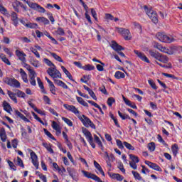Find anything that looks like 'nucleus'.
<instances>
[{
	"label": "nucleus",
	"mask_w": 182,
	"mask_h": 182,
	"mask_svg": "<svg viewBox=\"0 0 182 182\" xmlns=\"http://www.w3.org/2000/svg\"><path fill=\"white\" fill-rule=\"evenodd\" d=\"M156 38L160 41V42H164V43H171L176 41V38H174L173 36H167L164 33H158Z\"/></svg>",
	"instance_id": "f257e3e1"
},
{
	"label": "nucleus",
	"mask_w": 182,
	"mask_h": 182,
	"mask_svg": "<svg viewBox=\"0 0 182 182\" xmlns=\"http://www.w3.org/2000/svg\"><path fill=\"white\" fill-rule=\"evenodd\" d=\"M156 38L160 41V42H164V43H171L176 41V38H174L173 36H167L164 33H158Z\"/></svg>",
	"instance_id": "f03ea898"
},
{
	"label": "nucleus",
	"mask_w": 182,
	"mask_h": 182,
	"mask_svg": "<svg viewBox=\"0 0 182 182\" xmlns=\"http://www.w3.org/2000/svg\"><path fill=\"white\" fill-rule=\"evenodd\" d=\"M47 73L52 77L53 80H56L57 79H62V74L60 71L58 70L56 67L49 68L47 70Z\"/></svg>",
	"instance_id": "7ed1b4c3"
},
{
	"label": "nucleus",
	"mask_w": 182,
	"mask_h": 182,
	"mask_svg": "<svg viewBox=\"0 0 182 182\" xmlns=\"http://www.w3.org/2000/svg\"><path fill=\"white\" fill-rule=\"evenodd\" d=\"M115 32L122 35L125 41H130V39H132V33L129 29L117 27L115 28Z\"/></svg>",
	"instance_id": "20e7f679"
},
{
	"label": "nucleus",
	"mask_w": 182,
	"mask_h": 182,
	"mask_svg": "<svg viewBox=\"0 0 182 182\" xmlns=\"http://www.w3.org/2000/svg\"><path fill=\"white\" fill-rule=\"evenodd\" d=\"M78 119H80V122H82L85 127H91V129H94V130L96 129V126L85 115H80Z\"/></svg>",
	"instance_id": "39448f33"
},
{
	"label": "nucleus",
	"mask_w": 182,
	"mask_h": 182,
	"mask_svg": "<svg viewBox=\"0 0 182 182\" xmlns=\"http://www.w3.org/2000/svg\"><path fill=\"white\" fill-rule=\"evenodd\" d=\"M149 53L152 58H154V59H156V60H159L162 63H167V62H168V58L164 55H161L154 51H150Z\"/></svg>",
	"instance_id": "423d86ee"
},
{
	"label": "nucleus",
	"mask_w": 182,
	"mask_h": 182,
	"mask_svg": "<svg viewBox=\"0 0 182 182\" xmlns=\"http://www.w3.org/2000/svg\"><path fill=\"white\" fill-rule=\"evenodd\" d=\"M82 133L84 136H85V138L89 144L91 145V147H92V149H96V144H95V142L93 141V136H92V133H90V132H89L86 128H82Z\"/></svg>",
	"instance_id": "0eeeda50"
},
{
	"label": "nucleus",
	"mask_w": 182,
	"mask_h": 182,
	"mask_svg": "<svg viewBox=\"0 0 182 182\" xmlns=\"http://www.w3.org/2000/svg\"><path fill=\"white\" fill-rule=\"evenodd\" d=\"M144 8L146 15H148L152 22H154V23H157V22H159V20L157 19V13H156L153 9H148L146 6H144Z\"/></svg>",
	"instance_id": "6e6552de"
},
{
	"label": "nucleus",
	"mask_w": 182,
	"mask_h": 182,
	"mask_svg": "<svg viewBox=\"0 0 182 182\" xmlns=\"http://www.w3.org/2000/svg\"><path fill=\"white\" fill-rule=\"evenodd\" d=\"M154 48H156L159 50L161 52H163L164 53H167V55H174V48H167L166 47H163V46L156 43L154 45Z\"/></svg>",
	"instance_id": "1a4fd4ad"
},
{
	"label": "nucleus",
	"mask_w": 182,
	"mask_h": 182,
	"mask_svg": "<svg viewBox=\"0 0 182 182\" xmlns=\"http://www.w3.org/2000/svg\"><path fill=\"white\" fill-rule=\"evenodd\" d=\"M4 82L12 87H21V83L15 78H6Z\"/></svg>",
	"instance_id": "9d476101"
},
{
	"label": "nucleus",
	"mask_w": 182,
	"mask_h": 182,
	"mask_svg": "<svg viewBox=\"0 0 182 182\" xmlns=\"http://www.w3.org/2000/svg\"><path fill=\"white\" fill-rule=\"evenodd\" d=\"M63 107H65V109H66V110H68V112H71V113L75 114L77 117H80V112L77 108H76V107H75V105H69L68 104H64Z\"/></svg>",
	"instance_id": "9b49d317"
},
{
	"label": "nucleus",
	"mask_w": 182,
	"mask_h": 182,
	"mask_svg": "<svg viewBox=\"0 0 182 182\" xmlns=\"http://www.w3.org/2000/svg\"><path fill=\"white\" fill-rule=\"evenodd\" d=\"M30 156L33 166L36 167V170L39 168V161H38V156L35 152L30 150Z\"/></svg>",
	"instance_id": "f8f14e48"
},
{
	"label": "nucleus",
	"mask_w": 182,
	"mask_h": 182,
	"mask_svg": "<svg viewBox=\"0 0 182 182\" xmlns=\"http://www.w3.org/2000/svg\"><path fill=\"white\" fill-rule=\"evenodd\" d=\"M134 53L137 56V58H139L141 60H142V62H146V63H150V60H149V58H147V56H146V55L144 53H143L141 51H139L137 50H134Z\"/></svg>",
	"instance_id": "ddd939ff"
},
{
	"label": "nucleus",
	"mask_w": 182,
	"mask_h": 182,
	"mask_svg": "<svg viewBox=\"0 0 182 182\" xmlns=\"http://www.w3.org/2000/svg\"><path fill=\"white\" fill-rule=\"evenodd\" d=\"M16 56L22 62V63H26V55L23 51L19 50H16Z\"/></svg>",
	"instance_id": "4468645a"
},
{
	"label": "nucleus",
	"mask_w": 182,
	"mask_h": 182,
	"mask_svg": "<svg viewBox=\"0 0 182 182\" xmlns=\"http://www.w3.org/2000/svg\"><path fill=\"white\" fill-rule=\"evenodd\" d=\"M51 127L53 129V130H55L56 136H60L62 134V128H60V125H59V124L55 121H53Z\"/></svg>",
	"instance_id": "2eb2a0df"
},
{
	"label": "nucleus",
	"mask_w": 182,
	"mask_h": 182,
	"mask_svg": "<svg viewBox=\"0 0 182 182\" xmlns=\"http://www.w3.org/2000/svg\"><path fill=\"white\" fill-rule=\"evenodd\" d=\"M17 72L20 73L21 77L24 83H29V80H28V74L23 70V69L20 68L17 70Z\"/></svg>",
	"instance_id": "dca6fc26"
},
{
	"label": "nucleus",
	"mask_w": 182,
	"mask_h": 182,
	"mask_svg": "<svg viewBox=\"0 0 182 182\" xmlns=\"http://www.w3.org/2000/svg\"><path fill=\"white\" fill-rule=\"evenodd\" d=\"M29 63L34 68H41V66L42 65V64H41V62H39V60H38L36 58H35L33 57L30 58Z\"/></svg>",
	"instance_id": "f3484780"
},
{
	"label": "nucleus",
	"mask_w": 182,
	"mask_h": 182,
	"mask_svg": "<svg viewBox=\"0 0 182 182\" xmlns=\"http://www.w3.org/2000/svg\"><path fill=\"white\" fill-rule=\"evenodd\" d=\"M108 176L110 177V178H112L113 180H117V181H122L124 178L122 175L112 172L108 173Z\"/></svg>",
	"instance_id": "a211bd4d"
},
{
	"label": "nucleus",
	"mask_w": 182,
	"mask_h": 182,
	"mask_svg": "<svg viewBox=\"0 0 182 182\" xmlns=\"http://www.w3.org/2000/svg\"><path fill=\"white\" fill-rule=\"evenodd\" d=\"M111 47L116 52H119L120 50H124V48L123 47H122L121 46H119V44H117V43H116L115 41H112Z\"/></svg>",
	"instance_id": "6ab92c4d"
},
{
	"label": "nucleus",
	"mask_w": 182,
	"mask_h": 182,
	"mask_svg": "<svg viewBox=\"0 0 182 182\" xmlns=\"http://www.w3.org/2000/svg\"><path fill=\"white\" fill-rule=\"evenodd\" d=\"M3 109L7 113H9V114L12 113V107H11V105H9V103H8V102L6 101H4L3 102Z\"/></svg>",
	"instance_id": "aec40b11"
},
{
	"label": "nucleus",
	"mask_w": 182,
	"mask_h": 182,
	"mask_svg": "<svg viewBox=\"0 0 182 182\" xmlns=\"http://www.w3.org/2000/svg\"><path fill=\"white\" fill-rule=\"evenodd\" d=\"M36 77V72L31 73L29 74V82L32 86H36V80L35 78Z\"/></svg>",
	"instance_id": "412c9836"
},
{
	"label": "nucleus",
	"mask_w": 182,
	"mask_h": 182,
	"mask_svg": "<svg viewBox=\"0 0 182 182\" xmlns=\"http://www.w3.org/2000/svg\"><path fill=\"white\" fill-rule=\"evenodd\" d=\"M11 16L13 25H14V26H18V14L13 11L11 13Z\"/></svg>",
	"instance_id": "4be33fe9"
},
{
	"label": "nucleus",
	"mask_w": 182,
	"mask_h": 182,
	"mask_svg": "<svg viewBox=\"0 0 182 182\" xmlns=\"http://www.w3.org/2000/svg\"><path fill=\"white\" fill-rule=\"evenodd\" d=\"M63 72L65 73V75L70 79V80H73V77L72 76V74L65 68V66L61 65L60 66Z\"/></svg>",
	"instance_id": "5701e85b"
},
{
	"label": "nucleus",
	"mask_w": 182,
	"mask_h": 182,
	"mask_svg": "<svg viewBox=\"0 0 182 182\" xmlns=\"http://www.w3.org/2000/svg\"><path fill=\"white\" fill-rule=\"evenodd\" d=\"M94 166L97 170H98V173L100 174H102L105 177V172L103 171V169L102 168V166H100V164L97 163L96 161H94Z\"/></svg>",
	"instance_id": "b1692460"
},
{
	"label": "nucleus",
	"mask_w": 182,
	"mask_h": 182,
	"mask_svg": "<svg viewBox=\"0 0 182 182\" xmlns=\"http://www.w3.org/2000/svg\"><path fill=\"white\" fill-rule=\"evenodd\" d=\"M76 99H77V102H78L80 105H81L82 106H84V107H89V104H87V102H86V101H85L83 98L80 97H76Z\"/></svg>",
	"instance_id": "393cba45"
},
{
	"label": "nucleus",
	"mask_w": 182,
	"mask_h": 182,
	"mask_svg": "<svg viewBox=\"0 0 182 182\" xmlns=\"http://www.w3.org/2000/svg\"><path fill=\"white\" fill-rule=\"evenodd\" d=\"M36 21L40 23H44V25H49V20L45 17H38Z\"/></svg>",
	"instance_id": "a878e982"
},
{
	"label": "nucleus",
	"mask_w": 182,
	"mask_h": 182,
	"mask_svg": "<svg viewBox=\"0 0 182 182\" xmlns=\"http://www.w3.org/2000/svg\"><path fill=\"white\" fill-rule=\"evenodd\" d=\"M53 168H55V171H58V173H66V169H65V168H63V169H60V168H59V166L58 165V164L56 163H53Z\"/></svg>",
	"instance_id": "bb28decb"
},
{
	"label": "nucleus",
	"mask_w": 182,
	"mask_h": 182,
	"mask_svg": "<svg viewBox=\"0 0 182 182\" xmlns=\"http://www.w3.org/2000/svg\"><path fill=\"white\" fill-rule=\"evenodd\" d=\"M7 95H9L10 99H11L13 102H14V103H18V100L16 99L15 93L12 92V91L9 90L7 91Z\"/></svg>",
	"instance_id": "cd10ccee"
},
{
	"label": "nucleus",
	"mask_w": 182,
	"mask_h": 182,
	"mask_svg": "<svg viewBox=\"0 0 182 182\" xmlns=\"http://www.w3.org/2000/svg\"><path fill=\"white\" fill-rule=\"evenodd\" d=\"M0 59L6 63V65H8L9 66H11V62H9V60L6 58V55L4 53H0Z\"/></svg>",
	"instance_id": "c85d7f7f"
},
{
	"label": "nucleus",
	"mask_w": 182,
	"mask_h": 182,
	"mask_svg": "<svg viewBox=\"0 0 182 182\" xmlns=\"http://www.w3.org/2000/svg\"><path fill=\"white\" fill-rule=\"evenodd\" d=\"M16 116L20 117V119H22V120H23V122H26V123H29V122H31L28 118H26V117H25V115H23L19 111H16Z\"/></svg>",
	"instance_id": "c756f323"
},
{
	"label": "nucleus",
	"mask_w": 182,
	"mask_h": 182,
	"mask_svg": "<svg viewBox=\"0 0 182 182\" xmlns=\"http://www.w3.org/2000/svg\"><path fill=\"white\" fill-rule=\"evenodd\" d=\"M0 137L2 141H6V132H5V129L4 128H2L0 131Z\"/></svg>",
	"instance_id": "7c9ffc66"
},
{
	"label": "nucleus",
	"mask_w": 182,
	"mask_h": 182,
	"mask_svg": "<svg viewBox=\"0 0 182 182\" xmlns=\"http://www.w3.org/2000/svg\"><path fill=\"white\" fill-rule=\"evenodd\" d=\"M0 12L7 18H9V16H11V14H9L8 10H6V9H5V7H4L3 6H0Z\"/></svg>",
	"instance_id": "2f4dec72"
},
{
	"label": "nucleus",
	"mask_w": 182,
	"mask_h": 182,
	"mask_svg": "<svg viewBox=\"0 0 182 182\" xmlns=\"http://www.w3.org/2000/svg\"><path fill=\"white\" fill-rule=\"evenodd\" d=\"M114 77H116V79H124L126 75H124V73L120 71H117L114 74Z\"/></svg>",
	"instance_id": "473e14b6"
},
{
	"label": "nucleus",
	"mask_w": 182,
	"mask_h": 182,
	"mask_svg": "<svg viewBox=\"0 0 182 182\" xmlns=\"http://www.w3.org/2000/svg\"><path fill=\"white\" fill-rule=\"evenodd\" d=\"M43 61L44 62V63H46V65H47V66H49L50 68H55L56 65H55V64H53V63H52V61H50V60L48 59V58H44L43 60Z\"/></svg>",
	"instance_id": "72a5a7b5"
},
{
	"label": "nucleus",
	"mask_w": 182,
	"mask_h": 182,
	"mask_svg": "<svg viewBox=\"0 0 182 182\" xmlns=\"http://www.w3.org/2000/svg\"><path fill=\"white\" fill-rule=\"evenodd\" d=\"M171 150L173 156H177V154L178 153V145H177V144H174L171 147Z\"/></svg>",
	"instance_id": "f704fd0d"
},
{
	"label": "nucleus",
	"mask_w": 182,
	"mask_h": 182,
	"mask_svg": "<svg viewBox=\"0 0 182 182\" xmlns=\"http://www.w3.org/2000/svg\"><path fill=\"white\" fill-rule=\"evenodd\" d=\"M129 157L130 160H132L131 163H139V161H140L139 157L136 156L135 155L129 154Z\"/></svg>",
	"instance_id": "c9c22d12"
},
{
	"label": "nucleus",
	"mask_w": 182,
	"mask_h": 182,
	"mask_svg": "<svg viewBox=\"0 0 182 182\" xmlns=\"http://www.w3.org/2000/svg\"><path fill=\"white\" fill-rule=\"evenodd\" d=\"M147 148L149 151H154L156 150V144L154 142H150L148 144Z\"/></svg>",
	"instance_id": "e433bc0d"
},
{
	"label": "nucleus",
	"mask_w": 182,
	"mask_h": 182,
	"mask_svg": "<svg viewBox=\"0 0 182 182\" xmlns=\"http://www.w3.org/2000/svg\"><path fill=\"white\" fill-rule=\"evenodd\" d=\"M23 66L26 68V69L28 70L29 75L31 73H35V70H33V68H32V67L29 65V64H26V63H23Z\"/></svg>",
	"instance_id": "4c0bfd02"
},
{
	"label": "nucleus",
	"mask_w": 182,
	"mask_h": 182,
	"mask_svg": "<svg viewBox=\"0 0 182 182\" xmlns=\"http://www.w3.org/2000/svg\"><path fill=\"white\" fill-rule=\"evenodd\" d=\"M51 56H53V58L57 60V62H61L63 63V60L62 59V58L59 55H58V54L54 53H50Z\"/></svg>",
	"instance_id": "58836bf2"
},
{
	"label": "nucleus",
	"mask_w": 182,
	"mask_h": 182,
	"mask_svg": "<svg viewBox=\"0 0 182 182\" xmlns=\"http://www.w3.org/2000/svg\"><path fill=\"white\" fill-rule=\"evenodd\" d=\"M27 5H28L29 8H31V9H34L35 11H36V9H38V6L39 4H36V3H31L29 1H26Z\"/></svg>",
	"instance_id": "ea45409f"
},
{
	"label": "nucleus",
	"mask_w": 182,
	"mask_h": 182,
	"mask_svg": "<svg viewBox=\"0 0 182 182\" xmlns=\"http://www.w3.org/2000/svg\"><path fill=\"white\" fill-rule=\"evenodd\" d=\"M62 120H63V122L65 123H66L68 124V126H69L70 127H73V122H72V121L66 117H63Z\"/></svg>",
	"instance_id": "a19ab883"
},
{
	"label": "nucleus",
	"mask_w": 182,
	"mask_h": 182,
	"mask_svg": "<svg viewBox=\"0 0 182 182\" xmlns=\"http://www.w3.org/2000/svg\"><path fill=\"white\" fill-rule=\"evenodd\" d=\"M30 50L35 55L36 58L38 59L41 58V55L39 54V52H38V50L35 49L33 47H31Z\"/></svg>",
	"instance_id": "79ce46f5"
},
{
	"label": "nucleus",
	"mask_w": 182,
	"mask_h": 182,
	"mask_svg": "<svg viewBox=\"0 0 182 182\" xmlns=\"http://www.w3.org/2000/svg\"><path fill=\"white\" fill-rule=\"evenodd\" d=\"M114 103H116V100L114 97H109L107 101V104L108 105V106H109V107H112Z\"/></svg>",
	"instance_id": "37998d69"
},
{
	"label": "nucleus",
	"mask_w": 182,
	"mask_h": 182,
	"mask_svg": "<svg viewBox=\"0 0 182 182\" xmlns=\"http://www.w3.org/2000/svg\"><path fill=\"white\" fill-rule=\"evenodd\" d=\"M118 114L119 116V117H121V119H122V120H126L127 119H129L130 120V117L127 114H122V112H120V111L118 112Z\"/></svg>",
	"instance_id": "c03bdc74"
},
{
	"label": "nucleus",
	"mask_w": 182,
	"mask_h": 182,
	"mask_svg": "<svg viewBox=\"0 0 182 182\" xmlns=\"http://www.w3.org/2000/svg\"><path fill=\"white\" fill-rule=\"evenodd\" d=\"M134 29H136L138 32H141V26L139 23L134 22L132 23Z\"/></svg>",
	"instance_id": "a18cd8bd"
},
{
	"label": "nucleus",
	"mask_w": 182,
	"mask_h": 182,
	"mask_svg": "<svg viewBox=\"0 0 182 182\" xmlns=\"http://www.w3.org/2000/svg\"><path fill=\"white\" fill-rule=\"evenodd\" d=\"M16 95L18 97H21V99H25L26 97V94L21 90H17Z\"/></svg>",
	"instance_id": "49530a36"
},
{
	"label": "nucleus",
	"mask_w": 182,
	"mask_h": 182,
	"mask_svg": "<svg viewBox=\"0 0 182 182\" xmlns=\"http://www.w3.org/2000/svg\"><path fill=\"white\" fill-rule=\"evenodd\" d=\"M82 69L84 70H95V66L87 64V65H85L84 67H82Z\"/></svg>",
	"instance_id": "de8ad7c7"
},
{
	"label": "nucleus",
	"mask_w": 182,
	"mask_h": 182,
	"mask_svg": "<svg viewBox=\"0 0 182 182\" xmlns=\"http://www.w3.org/2000/svg\"><path fill=\"white\" fill-rule=\"evenodd\" d=\"M31 114H33L35 120H37V122H39V123H41V124H45V123H43V121H42V119H41L36 113L31 112Z\"/></svg>",
	"instance_id": "09e8293b"
},
{
	"label": "nucleus",
	"mask_w": 182,
	"mask_h": 182,
	"mask_svg": "<svg viewBox=\"0 0 182 182\" xmlns=\"http://www.w3.org/2000/svg\"><path fill=\"white\" fill-rule=\"evenodd\" d=\"M151 168H153V170H155L156 171H163V169H161V168L159 165L154 163L152 164V166Z\"/></svg>",
	"instance_id": "8fccbe9b"
},
{
	"label": "nucleus",
	"mask_w": 182,
	"mask_h": 182,
	"mask_svg": "<svg viewBox=\"0 0 182 182\" xmlns=\"http://www.w3.org/2000/svg\"><path fill=\"white\" fill-rule=\"evenodd\" d=\"M44 133L46 135L48 136V137H49L52 140L56 141V139L53 137V135H52L51 133L49 131H48L46 129H44Z\"/></svg>",
	"instance_id": "3c124183"
},
{
	"label": "nucleus",
	"mask_w": 182,
	"mask_h": 182,
	"mask_svg": "<svg viewBox=\"0 0 182 182\" xmlns=\"http://www.w3.org/2000/svg\"><path fill=\"white\" fill-rule=\"evenodd\" d=\"M26 28H31V29H36L38 24L35 23H27Z\"/></svg>",
	"instance_id": "603ef678"
},
{
	"label": "nucleus",
	"mask_w": 182,
	"mask_h": 182,
	"mask_svg": "<svg viewBox=\"0 0 182 182\" xmlns=\"http://www.w3.org/2000/svg\"><path fill=\"white\" fill-rule=\"evenodd\" d=\"M148 83L150 85L152 89H154V90H157V85H156V83H154V81H153V80H149Z\"/></svg>",
	"instance_id": "864d4df0"
},
{
	"label": "nucleus",
	"mask_w": 182,
	"mask_h": 182,
	"mask_svg": "<svg viewBox=\"0 0 182 182\" xmlns=\"http://www.w3.org/2000/svg\"><path fill=\"white\" fill-rule=\"evenodd\" d=\"M48 86L50 87V92H51L52 95H56V88L55 87V85L53 83Z\"/></svg>",
	"instance_id": "5fc2aeb1"
},
{
	"label": "nucleus",
	"mask_w": 182,
	"mask_h": 182,
	"mask_svg": "<svg viewBox=\"0 0 182 182\" xmlns=\"http://www.w3.org/2000/svg\"><path fill=\"white\" fill-rule=\"evenodd\" d=\"M134 178H136V180H141V176H140V173H137L134 171H132Z\"/></svg>",
	"instance_id": "6e6d98bb"
},
{
	"label": "nucleus",
	"mask_w": 182,
	"mask_h": 182,
	"mask_svg": "<svg viewBox=\"0 0 182 182\" xmlns=\"http://www.w3.org/2000/svg\"><path fill=\"white\" fill-rule=\"evenodd\" d=\"M94 140L97 143V144L98 146H102V141H100V138H99V136H97V135H94Z\"/></svg>",
	"instance_id": "4d7b16f0"
},
{
	"label": "nucleus",
	"mask_w": 182,
	"mask_h": 182,
	"mask_svg": "<svg viewBox=\"0 0 182 182\" xmlns=\"http://www.w3.org/2000/svg\"><path fill=\"white\" fill-rule=\"evenodd\" d=\"M124 146L126 147V149H127L128 150H134V148L133 146H132V144H130L129 143H127L126 141L124 142Z\"/></svg>",
	"instance_id": "13d9d810"
},
{
	"label": "nucleus",
	"mask_w": 182,
	"mask_h": 182,
	"mask_svg": "<svg viewBox=\"0 0 182 182\" xmlns=\"http://www.w3.org/2000/svg\"><path fill=\"white\" fill-rule=\"evenodd\" d=\"M7 163L11 170H14V171H16V166L14 165V163L9 160H7Z\"/></svg>",
	"instance_id": "bf43d9fd"
},
{
	"label": "nucleus",
	"mask_w": 182,
	"mask_h": 182,
	"mask_svg": "<svg viewBox=\"0 0 182 182\" xmlns=\"http://www.w3.org/2000/svg\"><path fill=\"white\" fill-rule=\"evenodd\" d=\"M117 146L119 149H124V144L119 139L116 140Z\"/></svg>",
	"instance_id": "052dcab7"
},
{
	"label": "nucleus",
	"mask_w": 182,
	"mask_h": 182,
	"mask_svg": "<svg viewBox=\"0 0 182 182\" xmlns=\"http://www.w3.org/2000/svg\"><path fill=\"white\" fill-rule=\"evenodd\" d=\"M46 149L50 153V154H53V149H52V146L48 144L45 145Z\"/></svg>",
	"instance_id": "680f3d73"
},
{
	"label": "nucleus",
	"mask_w": 182,
	"mask_h": 182,
	"mask_svg": "<svg viewBox=\"0 0 182 182\" xmlns=\"http://www.w3.org/2000/svg\"><path fill=\"white\" fill-rule=\"evenodd\" d=\"M122 99H123L124 103L127 105V106H129V107H130V106L132 105V101L127 100L124 95H122Z\"/></svg>",
	"instance_id": "e2e57ef3"
},
{
	"label": "nucleus",
	"mask_w": 182,
	"mask_h": 182,
	"mask_svg": "<svg viewBox=\"0 0 182 182\" xmlns=\"http://www.w3.org/2000/svg\"><path fill=\"white\" fill-rule=\"evenodd\" d=\"M88 93L94 100H97V97H96V95L95 94V92H93V90H91Z\"/></svg>",
	"instance_id": "0e129e2a"
},
{
	"label": "nucleus",
	"mask_w": 182,
	"mask_h": 182,
	"mask_svg": "<svg viewBox=\"0 0 182 182\" xmlns=\"http://www.w3.org/2000/svg\"><path fill=\"white\" fill-rule=\"evenodd\" d=\"M56 33H57L58 35H60V36H63V35H65V31H63V28H59L56 31Z\"/></svg>",
	"instance_id": "69168bd1"
},
{
	"label": "nucleus",
	"mask_w": 182,
	"mask_h": 182,
	"mask_svg": "<svg viewBox=\"0 0 182 182\" xmlns=\"http://www.w3.org/2000/svg\"><path fill=\"white\" fill-rule=\"evenodd\" d=\"M43 101L45 102V103H46V105H50V99L48 98V96L44 95V96L43 97Z\"/></svg>",
	"instance_id": "338daca9"
},
{
	"label": "nucleus",
	"mask_w": 182,
	"mask_h": 182,
	"mask_svg": "<svg viewBox=\"0 0 182 182\" xmlns=\"http://www.w3.org/2000/svg\"><path fill=\"white\" fill-rule=\"evenodd\" d=\"M3 50H4L5 53L9 55V56H12V51H11V49L8 48H4Z\"/></svg>",
	"instance_id": "774afa93"
}]
</instances>
